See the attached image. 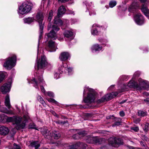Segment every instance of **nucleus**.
I'll return each mask as SVG.
<instances>
[{
	"instance_id": "nucleus-63",
	"label": "nucleus",
	"mask_w": 149,
	"mask_h": 149,
	"mask_svg": "<svg viewBox=\"0 0 149 149\" xmlns=\"http://www.w3.org/2000/svg\"><path fill=\"white\" fill-rule=\"evenodd\" d=\"M74 13V12H73V11H72L70 13V14H73Z\"/></svg>"
},
{
	"instance_id": "nucleus-39",
	"label": "nucleus",
	"mask_w": 149,
	"mask_h": 149,
	"mask_svg": "<svg viewBox=\"0 0 149 149\" xmlns=\"http://www.w3.org/2000/svg\"><path fill=\"white\" fill-rule=\"evenodd\" d=\"M38 100L42 104H43L45 102L43 99L40 96H38Z\"/></svg>"
},
{
	"instance_id": "nucleus-53",
	"label": "nucleus",
	"mask_w": 149,
	"mask_h": 149,
	"mask_svg": "<svg viewBox=\"0 0 149 149\" xmlns=\"http://www.w3.org/2000/svg\"><path fill=\"white\" fill-rule=\"evenodd\" d=\"M114 85H111L110 87L108 88V89L109 90H111V89L112 88L114 87Z\"/></svg>"
},
{
	"instance_id": "nucleus-8",
	"label": "nucleus",
	"mask_w": 149,
	"mask_h": 149,
	"mask_svg": "<svg viewBox=\"0 0 149 149\" xmlns=\"http://www.w3.org/2000/svg\"><path fill=\"white\" fill-rule=\"evenodd\" d=\"M60 28L56 26L55 25H53L52 26V30L49 33L46 34L48 38L49 39H56L57 38L56 33L54 31H55L56 32L58 31Z\"/></svg>"
},
{
	"instance_id": "nucleus-1",
	"label": "nucleus",
	"mask_w": 149,
	"mask_h": 149,
	"mask_svg": "<svg viewBox=\"0 0 149 149\" xmlns=\"http://www.w3.org/2000/svg\"><path fill=\"white\" fill-rule=\"evenodd\" d=\"M51 65L50 63L47 61L45 56H42L40 60L37 61L35 65V66L37 67L38 69L37 73L35 75V78L31 80L32 81L31 83L33 84L35 88H38V86L39 85L40 86L41 91L43 93H45V91L43 86L45 84V82L42 79V76L43 73L42 69L45 66L49 67Z\"/></svg>"
},
{
	"instance_id": "nucleus-19",
	"label": "nucleus",
	"mask_w": 149,
	"mask_h": 149,
	"mask_svg": "<svg viewBox=\"0 0 149 149\" xmlns=\"http://www.w3.org/2000/svg\"><path fill=\"white\" fill-rule=\"evenodd\" d=\"M9 132V129L6 127L1 126L0 127V134L5 135L7 134Z\"/></svg>"
},
{
	"instance_id": "nucleus-24",
	"label": "nucleus",
	"mask_w": 149,
	"mask_h": 149,
	"mask_svg": "<svg viewBox=\"0 0 149 149\" xmlns=\"http://www.w3.org/2000/svg\"><path fill=\"white\" fill-rule=\"evenodd\" d=\"M23 20L25 23L29 24L33 22L34 19L33 18L28 17L24 18Z\"/></svg>"
},
{
	"instance_id": "nucleus-4",
	"label": "nucleus",
	"mask_w": 149,
	"mask_h": 149,
	"mask_svg": "<svg viewBox=\"0 0 149 149\" xmlns=\"http://www.w3.org/2000/svg\"><path fill=\"white\" fill-rule=\"evenodd\" d=\"M29 118V117L27 114L24 115L23 118L15 116L13 124L16 125V127L17 130L23 129L25 126L26 123Z\"/></svg>"
},
{
	"instance_id": "nucleus-37",
	"label": "nucleus",
	"mask_w": 149,
	"mask_h": 149,
	"mask_svg": "<svg viewBox=\"0 0 149 149\" xmlns=\"http://www.w3.org/2000/svg\"><path fill=\"white\" fill-rule=\"evenodd\" d=\"M47 100L49 102L54 103L56 104H58V102L53 98L48 99H47Z\"/></svg>"
},
{
	"instance_id": "nucleus-9",
	"label": "nucleus",
	"mask_w": 149,
	"mask_h": 149,
	"mask_svg": "<svg viewBox=\"0 0 149 149\" xmlns=\"http://www.w3.org/2000/svg\"><path fill=\"white\" fill-rule=\"evenodd\" d=\"M44 17L42 13L41 12L38 13L36 16V20L38 22L40 28V29H42L43 28L44 24H42V21L43 20Z\"/></svg>"
},
{
	"instance_id": "nucleus-7",
	"label": "nucleus",
	"mask_w": 149,
	"mask_h": 149,
	"mask_svg": "<svg viewBox=\"0 0 149 149\" xmlns=\"http://www.w3.org/2000/svg\"><path fill=\"white\" fill-rule=\"evenodd\" d=\"M16 57L14 55L9 57L4 63L3 66L7 69H10L14 67L16 64Z\"/></svg>"
},
{
	"instance_id": "nucleus-10",
	"label": "nucleus",
	"mask_w": 149,
	"mask_h": 149,
	"mask_svg": "<svg viewBox=\"0 0 149 149\" xmlns=\"http://www.w3.org/2000/svg\"><path fill=\"white\" fill-rule=\"evenodd\" d=\"M134 20L136 23L139 25H141L144 23L143 16L140 13L136 14L134 17Z\"/></svg>"
},
{
	"instance_id": "nucleus-33",
	"label": "nucleus",
	"mask_w": 149,
	"mask_h": 149,
	"mask_svg": "<svg viewBox=\"0 0 149 149\" xmlns=\"http://www.w3.org/2000/svg\"><path fill=\"white\" fill-rule=\"evenodd\" d=\"M116 4V2L114 1H110L109 5L110 7L113 8L115 6Z\"/></svg>"
},
{
	"instance_id": "nucleus-28",
	"label": "nucleus",
	"mask_w": 149,
	"mask_h": 149,
	"mask_svg": "<svg viewBox=\"0 0 149 149\" xmlns=\"http://www.w3.org/2000/svg\"><path fill=\"white\" fill-rule=\"evenodd\" d=\"M6 118L5 121H7L8 122H12L13 124L15 118V116L12 117H8L7 116H6Z\"/></svg>"
},
{
	"instance_id": "nucleus-58",
	"label": "nucleus",
	"mask_w": 149,
	"mask_h": 149,
	"mask_svg": "<svg viewBox=\"0 0 149 149\" xmlns=\"http://www.w3.org/2000/svg\"><path fill=\"white\" fill-rule=\"evenodd\" d=\"M126 101L125 100H124V101H122L120 102V104H123V103H124Z\"/></svg>"
},
{
	"instance_id": "nucleus-38",
	"label": "nucleus",
	"mask_w": 149,
	"mask_h": 149,
	"mask_svg": "<svg viewBox=\"0 0 149 149\" xmlns=\"http://www.w3.org/2000/svg\"><path fill=\"white\" fill-rule=\"evenodd\" d=\"M89 11V15H94L95 14V13L93 10H92L91 8H89V9H88Z\"/></svg>"
},
{
	"instance_id": "nucleus-44",
	"label": "nucleus",
	"mask_w": 149,
	"mask_h": 149,
	"mask_svg": "<svg viewBox=\"0 0 149 149\" xmlns=\"http://www.w3.org/2000/svg\"><path fill=\"white\" fill-rule=\"evenodd\" d=\"M13 149H21V148L19 146L14 143Z\"/></svg>"
},
{
	"instance_id": "nucleus-26",
	"label": "nucleus",
	"mask_w": 149,
	"mask_h": 149,
	"mask_svg": "<svg viewBox=\"0 0 149 149\" xmlns=\"http://www.w3.org/2000/svg\"><path fill=\"white\" fill-rule=\"evenodd\" d=\"M52 135L55 139H58L60 137V134L59 132L55 131L52 132Z\"/></svg>"
},
{
	"instance_id": "nucleus-14",
	"label": "nucleus",
	"mask_w": 149,
	"mask_h": 149,
	"mask_svg": "<svg viewBox=\"0 0 149 149\" xmlns=\"http://www.w3.org/2000/svg\"><path fill=\"white\" fill-rule=\"evenodd\" d=\"M100 28L97 24H94L92 26L91 31V34L94 36L98 35L100 33Z\"/></svg>"
},
{
	"instance_id": "nucleus-51",
	"label": "nucleus",
	"mask_w": 149,
	"mask_h": 149,
	"mask_svg": "<svg viewBox=\"0 0 149 149\" xmlns=\"http://www.w3.org/2000/svg\"><path fill=\"white\" fill-rule=\"evenodd\" d=\"M67 122V121H64V122L60 121V123H60V124H64L65 123H66Z\"/></svg>"
},
{
	"instance_id": "nucleus-40",
	"label": "nucleus",
	"mask_w": 149,
	"mask_h": 149,
	"mask_svg": "<svg viewBox=\"0 0 149 149\" xmlns=\"http://www.w3.org/2000/svg\"><path fill=\"white\" fill-rule=\"evenodd\" d=\"M47 94L48 96L51 97H53L54 96L53 93L51 91H49L47 92Z\"/></svg>"
},
{
	"instance_id": "nucleus-15",
	"label": "nucleus",
	"mask_w": 149,
	"mask_h": 149,
	"mask_svg": "<svg viewBox=\"0 0 149 149\" xmlns=\"http://www.w3.org/2000/svg\"><path fill=\"white\" fill-rule=\"evenodd\" d=\"M63 35L65 37L67 38H70L71 39L74 38L73 30L72 29L66 30L64 33Z\"/></svg>"
},
{
	"instance_id": "nucleus-13",
	"label": "nucleus",
	"mask_w": 149,
	"mask_h": 149,
	"mask_svg": "<svg viewBox=\"0 0 149 149\" xmlns=\"http://www.w3.org/2000/svg\"><path fill=\"white\" fill-rule=\"evenodd\" d=\"M10 83L5 84L1 87V90L3 94H5L10 91Z\"/></svg>"
},
{
	"instance_id": "nucleus-54",
	"label": "nucleus",
	"mask_w": 149,
	"mask_h": 149,
	"mask_svg": "<svg viewBox=\"0 0 149 149\" xmlns=\"http://www.w3.org/2000/svg\"><path fill=\"white\" fill-rule=\"evenodd\" d=\"M144 101L145 102H149V99L148 98H147L144 100Z\"/></svg>"
},
{
	"instance_id": "nucleus-55",
	"label": "nucleus",
	"mask_w": 149,
	"mask_h": 149,
	"mask_svg": "<svg viewBox=\"0 0 149 149\" xmlns=\"http://www.w3.org/2000/svg\"><path fill=\"white\" fill-rule=\"evenodd\" d=\"M101 149H107V148L106 147L104 146L102 147L101 148Z\"/></svg>"
},
{
	"instance_id": "nucleus-64",
	"label": "nucleus",
	"mask_w": 149,
	"mask_h": 149,
	"mask_svg": "<svg viewBox=\"0 0 149 149\" xmlns=\"http://www.w3.org/2000/svg\"><path fill=\"white\" fill-rule=\"evenodd\" d=\"M56 146H59V144H58V143H57L56 144Z\"/></svg>"
},
{
	"instance_id": "nucleus-29",
	"label": "nucleus",
	"mask_w": 149,
	"mask_h": 149,
	"mask_svg": "<svg viewBox=\"0 0 149 149\" xmlns=\"http://www.w3.org/2000/svg\"><path fill=\"white\" fill-rule=\"evenodd\" d=\"M84 134L83 132H79L77 134H74L73 135V137L74 139H78L79 138V135H82Z\"/></svg>"
},
{
	"instance_id": "nucleus-21",
	"label": "nucleus",
	"mask_w": 149,
	"mask_h": 149,
	"mask_svg": "<svg viewBox=\"0 0 149 149\" xmlns=\"http://www.w3.org/2000/svg\"><path fill=\"white\" fill-rule=\"evenodd\" d=\"M63 66H62L60 68H59V70H62V71H61L60 72V74H61V72H63V68H64L65 69L67 70L69 73L72 72V68L70 67H68L66 63H63Z\"/></svg>"
},
{
	"instance_id": "nucleus-57",
	"label": "nucleus",
	"mask_w": 149,
	"mask_h": 149,
	"mask_svg": "<svg viewBox=\"0 0 149 149\" xmlns=\"http://www.w3.org/2000/svg\"><path fill=\"white\" fill-rule=\"evenodd\" d=\"M86 5L87 6H89V3H88V2H86Z\"/></svg>"
},
{
	"instance_id": "nucleus-41",
	"label": "nucleus",
	"mask_w": 149,
	"mask_h": 149,
	"mask_svg": "<svg viewBox=\"0 0 149 149\" xmlns=\"http://www.w3.org/2000/svg\"><path fill=\"white\" fill-rule=\"evenodd\" d=\"M60 74L58 73H56L54 74V78L56 79H57L60 77Z\"/></svg>"
},
{
	"instance_id": "nucleus-35",
	"label": "nucleus",
	"mask_w": 149,
	"mask_h": 149,
	"mask_svg": "<svg viewBox=\"0 0 149 149\" xmlns=\"http://www.w3.org/2000/svg\"><path fill=\"white\" fill-rule=\"evenodd\" d=\"M116 137L115 138H110L108 140L109 142L111 144H115Z\"/></svg>"
},
{
	"instance_id": "nucleus-17",
	"label": "nucleus",
	"mask_w": 149,
	"mask_h": 149,
	"mask_svg": "<svg viewBox=\"0 0 149 149\" xmlns=\"http://www.w3.org/2000/svg\"><path fill=\"white\" fill-rule=\"evenodd\" d=\"M86 146L87 145L84 143H78L72 146L70 149H78L79 147H81L82 148H86Z\"/></svg>"
},
{
	"instance_id": "nucleus-56",
	"label": "nucleus",
	"mask_w": 149,
	"mask_h": 149,
	"mask_svg": "<svg viewBox=\"0 0 149 149\" xmlns=\"http://www.w3.org/2000/svg\"><path fill=\"white\" fill-rule=\"evenodd\" d=\"M140 0L141 2H143V3L146 2L147 1V0Z\"/></svg>"
},
{
	"instance_id": "nucleus-61",
	"label": "nucleus",
	"mask_w": 149,
	"mask_h": 149,
	"mask_svg": "<svg viewBox=\"0 0 149 149\" xmlns=\"http://www.w3.org/2000/svg\"><path fill=\"white\" fill-rule=\"evenodd\" d=\"M60 123V121H58L56 122V123L57 124H60V123Z\"/></svg>"
},
{
	"instance_id": "nucleus-30",
	"label": "nucleus",
	"mask_w": 149,
	"mask_h": 149,
	"mask_svg": "<svg viewBox=\"0 0 149 149\" xmlns=\"http://www.w3.org/2000/svg\"><path fill=\"white\" fill-rule=\"evenodd\" d=\"M6 116L3 114H0V121L3 122L5 121Z\"/></svg>"
},
{
	"instance_id": "nucleus-60",
	"label": "nucleus",
	"mask_w": 149,
	"mask_h": 149,
	"mask_svg": "<svg viewBox=\"0 0 149 149\" xmlns=\"http://www.w3.org/2000/svg\"><path fill=\"white\" fill-rule=\"evenodd\" d=\"M140 143L141 145L143 144V145L144 146V145L143 144V142L142 141L140 142Z\"/></svg>"
},
{
	"instance_id": "nucleus-23",
	"label": "nucleus",
	"mask_w": 149,
	"mask_h": 149,
	"mask_svg": "<svg viewBox=\"0 0 149 149\" xmlns=\"http://www.w3.org/2000/svg\"><path fill=\"white\" fill-rule=\"evenodd\" d=\"M91 139L93 141V142L95 143H100L103 140L102 138L98 137H92Z\"/></svg>"
},
{
	"instance_id": "nucleus-3",
	"label": "nucleus",
	"mask_w": 149,
	"mask_h": 149,
	"mask_svg": "<svg viewBox=\"0 0 149 149\" xmlns=\"http://www.w3.org/2000/svg\"><path fill=\"white\" fill-rule=\"evenodd\" d=\"M87 94L86 97H84L83 101L85 103H90L94 101L96 97V93L94 90L88 87L85 88L84 91L83 96Z\"/></svg>"
},
{
	"instance_id": "nucleus-45",
	"label": "nucleus",
	"mask_w": 149,
	"mask_h": 149,
	"mask_svg": "<svg viewBox=\"0 0 149 149\" xmlns=\"http://www.w3.org/2000/svg\"><path fill=\"white\" fill-rule=\"evenodd\" d=\"M131 129L135 132H137L139 130V128L137 127H135L131 128Z\"/></svg>"
},
{
	"instance_id": "nucleus-46",
	"label": "nucleus",
	"mask_w": 149,
	"mask_h": 149,
	"mask_svg": "<svg viewBox=\"0 0 149 149\" xmlns=\"http://www.w3.org/2000/svg\"><path fill=\"white\" fill-rule=\"evenodd\" d=\"M49 131L47 130H46V131H45L44 133H43V134L45 136H45H47V135H49Z\"/></svg>"
},
{
	"instance_id": "nucleus-62",
	"label": "nucleus",
	"mask_w": 149,
	"mask_h": 149,
	"mask_svg": "<svg viewBox=\"0 0 149 149\" xmlns=\"http://www.w3.org/2000/svg\"><path fill=\"white\" fill-rule=\"evenodd\" d=\"M145 140L146 141L147 140H148V138H147V137H145Z\"/></svg>"
},
{
	"instance_id": "nucleus-36",
	"label": "nucleus",
	"mask_w": 149,
	"mask_h": 149,
	"mask_svg": "<svg viewBox=\"0 0 149 149\" xmlns=\"http://www.w3.org/2000/svg\"><path fill=\"white\" fill-rule=\"evenodd\" d=\"M122 143V141L120 139L116 138L115 144H121Z\"/></svg>"
},
{
	"instance_id": "nucleus-52",
	"label": "nucleus",
	"mask_w": 149,
	"mask_h": 149,
	"mask_svg": "<svg viewBox=\"0 0 149 149\" xmlns=\"http://www.w3.org/2000/svg\"><path fill=\"white\" fill-rule=\"evenodd\" d=\"M51 23L49 24L48 26V30H49V29L51 28Z\"/></svg>"
},
{
	"instance_id": "nucleus-5",
	"label": "nucleus",
	"mask_w": 149,
	"mask_h": 149,
	"mask_svg": "<svg viewBox=\"0 0 149 149\" xmlns=\"http://www.w3.org/2000/svg\"><path fill=\"white\" fill-rule=\"evenodd\" d=\"M66 11V9L63 6H62L59 7L58 10L57 17H55L54 19V23L58 25L61 26L63 24H64V22L63 23L62 21L58 18L59 17L62 16V15L64 14Z\"/></svg>"
},
{
	"instance_id": "nucleus-22",
	"label": "nucleus",
	"mask_w": 149,
	"mask_h": 149,
	"mask_svg": "<svg viewBox=\"0 0 149 149\" xmlns=\"http://www.w3.org/2000/svg\"><path fill=\"white\" fill-rule=\"evenodd\" d=\"M5 104L6 106L8 109H10L11 107L9 96L8 95H7L5 98Z\"/></svg>"
},
{
	"instance_id": "nucleus-32",
	"label": "nucleus",
	"mask_w": 149,
	"mask_h": 149,
	"mask_svg": "<svg viewBox=\"0 0 149 149\" xmlns=\"http://www.w3.org/2000/svg\"><path fill=\"white\" fill-rule=\"evenodd\" d=\"M138 115L141 116H144L146 115V112L140 110L138 112Z\"/></svg>"
},
{
	"instance_id": "nucleus-16",
	"label": "nucleus",
	"mask_w": 149,
	"mask_h": 149,
	"mask_svg": "<svg viewBox=\"0 0 149 149\" xmlns=\"http://www.w3.org/2000/svg\"><path fill=\"white\" fill-rule=\"evenodd\" d=\"M70 56L69 54L66 52L61 53L59 57V59L61 61H65L67 60Z\"/></svg>"
},
{
	"instance_id": "nucleus-6",
	"label": "nucleus",
	"mask_w": 149,
	"mask_h": 149,
	"mask_svg": "<svg viewBox=\"0 0 149 149\" xmlns=\"http://www.w3.org/2000/svg\"><path fill=\"white\" fill-rule=\"evenodd\" d=\"M32 4L28 1L24 2L19 7L18 12L23 14L29 12L31 9Z\"/></svg>"
},
{
	"instance_id": "nucleus-20",
	"label": "nucleus",
	"mask_w": 149,
	"mask_h": 149,
	"mask_svg": "<svg viewBox=\"0 0 149 149\" xmlns=\"http://www.w3.org/2000/svg\"><path fill=\"white\" fill-rule=\"evenodd\" d=\"M141 10L144 14L149 19V10L146 5H142Z\"/></svg>"
},
{
	"instance_id": "nucleus-34",
	"label": "nucleus",
	"mask_w": 149,
	"mask_h": 149,
	"mask_svg": "<svg viewBox=\"0 0 149 149\" xmlns=\"http://www.w3.org/2000/svg\"><path fill=\"white\" fill-rule=\"evenodd\" d=\"M53 15V11L52 10H51L49 12V17L48 18V20L50 22L52 18Z\"/></svg>"
},
{
	"instance_id": "nucleus-2",
	"label": "nucleus",
	"mask_w": 149,
	"mask_h": 149,
	"mask_svg": "<svg viewBox=\"0 0 149 149\" xmlns=\"http://www.w3.org/2000/svg\"><path fill=\"white\" fill-rule=\"evenodd\" d=\"M138 76V73L135 72L132 79L129 82L127 86L130 88H134L137 90L141 91L143 90H148L149 87V82L139 78L138 80V82H135L133 79L134 77Z\"/></svg>"
},
{
	"instance_id": "nucleus-43",
	"label": "nucleus",
	"mask_w": 149,
	"mask_h": 149,
	"mask_svg": "<svg viewBox=\"0 0 149 149\" xmlns=\"http://www.w3.org/2000/svg\"><path fill=\"white\" fill-rule=\"evenodd\" d=\"M148 125L149 124L148 123H146L144 126V127L143 128V129L144 130L146 131H147L148 128Z\"/></svg>"
},
{
	"instance_id": "nucleus-12",
	"label": "nucleus",
	"mask_w": 149,
	"mask_h": 149,
	"mask_svg": "<svg viewBox=\"0 0 149 149\" xmlns=\"http://www.w3.org/2000/svg\"><path fill=\"white\" fill-rule=\"evenodd\" d=\"M57 45L52 40H50L48 42V47L50 52L55 51L57 49Z\"/></svg>"
},
{
	"instance_id": "nucleus-11",
	"label": "nucleus",
	"mask_w": 149,
	"mask_h": 149,
	"mask_svg": "<svg viewBox=\"0 0 149 149\" xmlns=\"http://www.w3.org/2000/svg\"><path fill=\"white\" fill-rule=\"evenodd\" d=\"M113 97V95L111 93L107 94L102 97L100 99L98 100L97 102L98 103H100L106 101H109Z\"/></svg>"
},
{
	"instance_id": "nucleus-50",
	"label": "nucleus",
	"mask_w": 149,
	"mask_h": 149,
	"mask_svg": "<svg viewBox=\"0 0 149 149\" xmlns=\"http://www.w3.org/2000/svg\"><path fill=\"white\" fill-rule=\"evenodd\" d=\"M140 121V119L139 118L137 119L135 121V123H139Z\"/></svg>"
},
{
	"instance_id": "nucleus-31",
	"label": "nucleus",
	"mask_w": 149,
	"mask_h": 149,
	"mask_svg": "<svg viewBox=\"0 0 149 149\" xmlns=\"http://www.w3.org/2000/svg\"><path fill=\"white\" fill-rule=\"evenodd\" d=\"M118 121H116L112 125L113 127H115V126H118L121 124V119L120 118H118Z\"/></svg>"
},
{
	"instance_id": "nucleus-49",
	"label": "nucleus",
	"mask_w": 149,
	"mask_h": 149,
	"mask_svg": "<svg viewBox=\"0 0 149 149\" xmlns=\"http://www.w3.org/2000/svg\"><path fill=\"white\" fill-rule=\"evenodd\" d=\"M111 94H112L113 95V97H114L118 95V93L117 92H115L114 93H112Z\"/></svg>"
},
{
	"instance_id": "nucleus-47",
	"label": "nucleus",
	"mask_w": 149,
	"mask_h": 149,
	"mask_svg": "<svg viewBox=\"0 0 149 149\" xmlns=\"http://www.w3.org/2000/svg\"><path fill=\"white\" fill-rule=\"evenodd\" d=\"M134 8V7L133 4H132L128 8V10L129 11L131 12L132 11V10Z\"/></svg>"
},
{
	"instance_id": "nucleus-42",
	"label": "nucleus",
	"mask_w": 149,
	"mask_h": 149,
	"mask_svg": "<svg viewBox=\"0 0 149 149\" xmlns=\"http://www.w3.org/2000/svg\"><path fill=\"white\" fill-rule=\"evenodd\" d=\"M43 28L42 29H40V35L39 36V40L40 39H41L42 36V34L43 33Z\"/></svg>"
},
{
	"instance_id": "nucleus-25",
	"label": "nucleus",
	"mask_w": 149,
	"mask_h": 149,
	"mask_svg": "<svg viewBox=\"0 0 149 149\" xmlns=\"http://www.w3.org/2000/svg\"><path fill=\"white\" fill-rule=\"evenodd\" d=\"M7 75V73L5 72L0 71V83L5 78Z\"/></svg>"
},
{
	"instance_id": "nucleus-59",
	"label": "nucleus",
	"mask_w": 149,
	"mask_h": 149,
	"mask_svg": "<svg viewBox=\"0 0 149 149\" xmlns=\"http://www.w3.org/2000/svg\"><path fill=\"white\" fill-rule=\"evenodd\" d=\"M39 49V43H38V51Z\"/></svg>"
},
{
	"instance_id": "nucleus-27",
	"label": "nucleus",
	"mask_w": 149,
	"mask_h": 149,
	"mask_svg": "<svg viewBox=\"0 0 149 149\" xmlns=\"http://www.w3.org/2000/svg\"><path fill=\"white\" fill-rule=\"evenodd\" d=\"M32 146L35 147V149H37L40 146L38 141L33 142L31 143Z\"/></svg>"
},
{
	"instance_id": "nucleus-18",
	"label": "nucleus",
	"mask_w": 149,
	"mask_h": 149,
	"mask_svg": "<svg viewBox=\"0 0 149 149\" xmlns=\"http://www.w3.org/2000/svg\"><path fill=\"white\" fill-rule=\"evenodd\" d=\"M102 47L97 44L93 45L91 48L92 52H99L102 50Z\"/></svg>"
},
{
	"instance_id": "nucleus-48",
	"label": "nucleus",
	"mask_w": 149,
	"mask_h": 149,
	"mask_svg": "<svg viewBox=\"0 0 149 149\" xmlns=\"http://www.w3.org/2000/svg\"><path fill=\"white\" fill-rule=\"evenodd\" d=\"M119 114L121 116H125L124 112L123 111H120Z\"/></svg>"
}]
</instances>
